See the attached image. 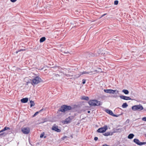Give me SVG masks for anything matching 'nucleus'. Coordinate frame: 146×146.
<instances>
[{
	"mask_svg": "<svg viewBox=\"0 0 146 146\" xmlns=\"http://www.w3.org/2000/svg\"><path fill=\"white\" fill-rule=\"evenodd\" d=\"M72 108L70 106H68L66 105H63L59 109L58 111L62 112L70 110H72Z\"/></svg>",
	"mask_w": 146,
	"mask_h": 146,
	"instance_id": "f257e3e1",
	"label": "nucleus"
},
{
	"mask_svg": "<svg viewBox=\"0 0 146 146\" xmlns=\"http://www.w3.org/2000/svg\"><path fill=\"white\" fill-rule=\"evenodd\" d=\"M42 82V80L38 76H36L33 79L31 83L33 86H34Z\"/></svg>",
	"mask_w": 146,
	"mask_h": 146,
	"instance_id": "f03ea898",
	"label": "nucleus"
},
{
	"mask_svg": "<svg viewBox=\"0 0 146 146\" xmlns=\"http://www.w3.org/2000/svg\"><path fill=\"white\" fill-rule=\"evenodd\" d=\"M132 110L134 111H141L143 109V108L141 105H136L132 107Z\"/></svg>",
	"mask_w": 146,
	"mask_h": 146,
	"instance_id": "7ed1b4c3",
	"label": "nucleus"
},
{
	"mask_svg": "<svg viewBox=\"0 0 146 146\" xmlns=\"http://www.w3.org/2000/svg\"><path fill=\"white\" fill-rule=\"evenodd\" d=\"M108 129V126L107 125H104L103 127L99 128L97 130L98 133H103L105 132Z\"/></svg>",
	"mask_w": 146,
	"mask_h": 146,
	"instance_id": "20e7f679",
	"label": "nucleus"
},
{
	"mask_svg": "<svg viewBox=\"0 0 146 146\" xmlns=\"http://www.w3.org/2000/svg\"><path fill=\"white\" fill-rule=\"evenodd\" d=\"M30 129L28 127H23L21 129V131L23 133L25 134H28L30 132Z\"/></svg>",
	"mask_w": 146,
	"mask_h": 146,
	"instance_id": "39448f33",
	"label": "nucleus"
},
{
	"mask_svg": "<svg viewBox=\"0 0 146 146\" xmlns=\"http://www.w3.org/2000/svg\"><path fill=\"white\" fill-rule=\"evenodd\" d=\"M104 91L106 93L112 94H114L116 92V94L118 93L119 92V91L116 90H114L111 89H104Z\"/></svg>",
	"mask_w": 146,
	"mask_h": 146,
	"instance_id": "423d86ee",
	"label": "nucleus"
},
{
	"mask_svg": "<svg viewBox=\"0 0 146 146\" xmlns=\"http://www.w3.org/2000/svg\"><path fill=\"white\" fill-rule=\"evenodd\" d=\"M52 130L54 131L58 132H60L61 131V130L58 128V127L57 126H53L52 128Z\"/></svg>",
	"mask_w": 146,
	"mask_h": 146,
	"instance_id": "0eeeda50",
	"label": "nucleus"
},
{
	"mask_svg": "<svg viewBox=\"0 0 146 146\" xmlns=\"http://www.w3.org/2000/svg\"><path fill=\"white\" fill-rule=\"evenodd\" d=\"M119 97L121 99L125 100H131V98L129 97H127L123 95H121L119 96Z\"/></svg>",
	"mask_w": 146,
	"mask_h": 146,
	"instance_id": "6e6552de",
	"label": "nucleus"
},
{
	"mask_svg": "<svg viewBox=\"0 0 146 146\" xmlns=\"http://www.w3.org/2000/svg\"><path fill=\"white\" fill-rule=\"evenodd\" d=\"M88 104L90 106H95V100H91L88 102Z\"/></svg>",
	"mask_w": 146,
	"mask_h": 146,
	"instance_id": "1a4fd4ad",
	"label": "nucleus"
},
{
	"mask_svg": "<svg viewBox=\"0 0 146 146\" xmlns=\"http://www.w3.org/2000/svg\"><path fill=\"white\" fill-rule=\"evenodd\" d=\"M113 131L112 132V133H113L117 132H121L122 130L121 128H116V129H113Z\"/></svg>",
	"mask_w": 146,
	"mask_h": 146,
	"instance_id": "9d476101",
	"label": "nucleus"
},
{
	"mask_svg": "<svg viewBox=\"0 0 146 146\" xmlns=\"http://www.w3.org/2000/svg\"><path fill=\"white\" fill-rule=\"evenodd\" d=\"M93 72L92 71H88L87 70L83 71L82 72H81L80 73V76L82 75H83L85 74H88L90 73H92Z\"/></svg>",
	"mask_w": 146,
	"mask_h": 146,
	"instance_id": "9b49d317",
	"label": "nucleus"
},
{
	"mask_svg": "<svg viewBox=\"0 0 146 146\" xmlns=\"http://www.w3.org/2000/svg\"><path fill=\"white\" fill-rule=\"evenodd\" d=\"M113 133H112V132H107L103 134V135L105 136H108L109 135H113Z\"/></svg>",
	"mask_w": 146,
	"mask_h": 146,
	"instance_id": "f8f14e48",
	"label": "nucleus"
},
{
	"mask_svg": "<svg viewBox=\"0 0 146 146\" xmlns=\"http://www.w3.org/2000/svg\"><path fill=\"white\" fill-rule=\"evenodd\" d=\"M133 142L137 145H140L141 142L138 139H135L133 140Z\"/></svg>",
	"mask_w": 146,
	"mask_h": 146,
	"instance_id": "ddd939ff",
	"label": "nucleus"
},
{
	"mask_svg": "<svg viewBox=\"0 0 146 146\" xmlns=\"http://www.w3.org/2000/svg\"><path fill=\"white\" fill-rule=\"evenodd\" d=\"M28 100V98H23L21 99V102L22 103H27Z\"/></svg>",
	"mask_w": 146,
	"mask_h": 146,
	"instance_id": "4468645a",
	"label": "nucleus"
},
{
	"mask_svg": "<svg viewBox=\"0 0 146 146\" xmlns=\"http://www.w3.org/2000/svg\"><path fill=\"white\" fill-rule=\"evenodd\" d=\"M106 111L110 115H112L113 114V113L112 111L110 110L107 109L106 110Z\"/></svg>",
	"mask_w": 146,
	"mask_h": 146,
	"instance_id": "2eb2a0df",
	"label": "nucleus"
},
{
	"mask_svg": "<svg viewBox=\"0 0 146 146\" xmlns=\"http://www.w3.org/2000/svg\"><path fill=\"white\" fill-rule=\"evenodd\" d=\"M134 135L133 133H130L129 135L128 136V138L129 139H132L134 137Z\"/></svg>",
	"mask_w": 146,
	"mask_h": 146,
	"instance_id": "dca6fc26",
	"label": "nucleus"
},
{
	"mask_svg": "<svg viewBox=\"0 0 146 146\" xmlns=\"http://www.w3.org/2000/svg\"><path fill=\"white\" fill-rule=\"evenodd\" d=\"M71 120L70 119V117H68L66 118L65 119V123H68L70 122Z\"/></svg>",
	"mask_w": 146,
	"mask_h": 146,
	"instance_id": "f3484780",
	"label": "nucleus"
},
{
	"mask_svg": "<svg viewBox=\"0 0 146 146\" xmlns=\"http://www.w3.org/2000/svg\"><path fill=\"white\" fill-rule=\"evenodd\" d=\"M82 100H85L87 101H88L89 100V98L88 97V96H83L81 98Z\"/></svg>",
	"mask_w": 146,
	"mask_h": 146,
	"instance_id": "a211bd4d",
	"label": "nucleus"
},
{
	"mask_svg": "<svg viewBox=\"0 0 146 146\" xmlns=\"http://www.w3.org/2000/svg\"><path fill=\"white\" fill-rule=\"evenodd\" d=\"M101 102L100 101H98L95 100V106H99L101 105Z\"/></svg>",
	"mask_w": 146,
	"mask_h": 146,
	"instance_id": "6ab92c4d",
	"label": "nucleus"
},
{
	"mask_svg": "<svg viewBox=\"0 0 146 146\" xmlns=\"http://www.w3.org/2000/svg\"><path fill=\"white\" fill-rule=\"evenodd\" d=\"M46 40V38L45 37H43L41 38L40 40V43L43 42Z\"/></svg>",
	"mask_w": 146,
	"mask_h": 146,
	"instance_id": "aec40b11",
	"label": "nucleus"
},
{
	"mask_svg": "<svg viewBox=\"0 0 146 146\" xmlns=\"http://www.w3.org/2000/svg\"><path fill=\"white\" fill-rule=\"evenodd\" d=\"M128 106V105L126 103H123L122 106V107L123 108H127Z\"/></svg>",
	"mask_w": 146,
	"mask_h": 146,
	"instance_id": "412c9836",
	"label": "nucleus"
},
{
	"mask_svg": "<svg viewBox=\"0 0 146 146\" xmlns=\"http://www.w3.org/2000/svg\"><path fill=\"white\" fill-rule=\"evenodd\" d=\"M122 91L125 94H127L129 93L128 91L127 90H122Z\"/></svg>",
	"mask_w": 146,
	"mask_h": 146,
	"instance_id": "4be33fe9",
	"label": "nucleus"
},
{
	"mask_svg": "<svg viewBox=\"0 0 146 146\" xmlns=\"http://www.w3.org/2000/svg\"><path fill=\"white\" fill-rule=\"evenodd\" d=\"M30 106L31 107H32L33 106L35 105V104L34 102L32 100H31L30 101Z\"/></svg>",
	"mask_w": 146,
	"mask_h": 146,
	"instance_id": "5701e85b",
	"label": "nucleus"
},
{
	"mask_svg": "<svg viewBox=\"0 0 146 146\" xmlns=\"http://www.w3.org/2000/svg\"><path fill=\"white\" fill-rule=\"evenodd\" d=\"M4 131H5L6 130H10V128L9 127H7L6 126L3 129Z\"/></svg>",
	"mask_w": 146,
	"mask_h": 146,
	"instance_id": "b1692460",
	"label": "nucleus"
},
{
	"mask_svg": "<svg viewBox=\"0 0 146 146\" xmlns=\"http://www.w3.org/2000/svg\"><path fill=\"white\" fill-rule=\"evenodd\" d=\"M118 3V1L117 0H115L114 2V4L115 5H117Z\"/></svg>",
	"mask_w": 146,
	"mask_h": 146,
	"instance_id": "393cba45",
	"label": "nucleus"
},
{
	"mask_svg": "<svg viewBox=\"0 0 146 146\" xmlns=\"http://www.w3.org/2000/svg\"><path fill=\"white\" fill-rule=\"evenodd\" d=\"M146 144V142H141L140 145Z\"/></svg>",
	"mask_w": 146,
	"mask_h": 146,
	"instance_id": "a878e982",
	"label": "nucleus"
},
{
	"mask_svg": "<svg viewBox=\"0 0 146 146\" xmlns=\"http://www.w3.org/2000/svg\"><path fill=\"white\" fill-rule=\"evenodd\" d=\"M64 75V76H66L67 77H69L70 76L69 74H65Z\"/></svg>",
	"mask_w": 146,
	"mask_h": 146,
	"instance_id": "bb28decb",
	"label": "nucleus"
},
{
	"mask_svg": "<svg viewBox=\"0 0 146 146\" xmlns=\"http://www.w3.org/2000/svg\"><path fill=\"white\" fill-rule=\"evenodd\" d=\"M142 120L143 121H146V117H143L142 118Z\"/></svg>",
	"mask_w": 146,
	"mask_h": 146,
	"instance_id": "cd10ccee",
	"label": "nucleus"
},
{
	"mask_svg": "<svg viewBox=\"0 0 146 146\" xmlns=\"http://www.w3.org/2000/svg\"><path fill=\"white\" fill-rule=\"evenodd\" d=\"M82 84H84L86 83V80L84 79H83L82 80Z\"/></svg>",
	"mask_w": 146,
	"mask_h": 146,
	"instance_id": "c85d7f7f",
	"label": "nucleus"
},
{
	"mask_svg": "<svg viewBox=\"0 0 146 146\" xmlns=\"http://www.w3.org/2000/svg\"><path fill=\"white\" fill-rule=\"evenodd\" d=\"M44 135V133H42L40 134V138H42L43 137Z\"/></svg>",
	"mask_w": 146,
	"mask_h": 146,
	"instance_id": "c756f323",
	"label": "nucleus"
},
{
	"mask_svg": "<svg viewBox=\"0 0 146 146\" xmlns=\"http://www.w3.org/2000/svg\"><path fill=\"white\" fill-rule=\"evenodd\" d=\"M39 113V112L38 111H37L36 112L35 114H34V115H33V116H36V115H37V114H38V113Z\"/></svg>",
	"mask_w": 146,
	"mask_h": 146,
	"instance_id": "7c9ffc66",
	"label": "nucleus"
},
{
	"mask_svg": "<svg viewBox=\"0 0 146 146\" xmlns=\"http://www.w3.org/2000/svg\"><path fill=\"white\" fill-rule=\"evenodd\" d=\"M25 49H20L19 50H18V51L21 52L23 51H25Z\"/></svg>",
	"mask_w": 146,
	"mask_h": 146,
	"instance_id": "2f4dec72",
	"label": "nucleus"
},
{
	"mask_svg": "<svg viewBox=\"0 0 146 146\" xmlns=\"http://www.w3.org/2000/svg\"><path fill=\"white\" fill-rule=\"evenodd\" d=\"M112 116L115 117H117L118 116V115H116L114 114L113 113V114Z\"/></svg>",
	"mask_w": 146,
	"mask_h": 146,
	"instance_id": "473e14b6",
	"label": "nucleus"
},
{
	"mask_svg": "<svg viewBox=\"0 0 146 146\" xmlns=\"http://www.w3.org/2000/svg\"><path fill=\"white\" fill-rule=\"evenodd\" d=\"M94 139L95 141H97L98 139V138L97 137H95L94 138Z\"/></svg>",
	"mask_w": 146,
	"mask_h": 146,
	"instance_id": "72a5a7b5",
	"label": "nucleus"
},
{
	"mask_svg": "<svg viewBox=\"0 0 146 146\" xmlns=\"http://www.w3.org/2000/svg\"><path fill=\"white\" fill-rule=\"evenodd\" d=\"M17 0H10V1L12 2H15L17 1Z\"/></svg>",
	"mask_w": 146,
	"mask_h": 146,
	"instance_id": "f704fd0d",
	"label": "nucleus"
},
{
	"mask_svg": "<svg viewBox=\"0 0 146 146\" xmlns=\"http://www.w3.org/2000/svg\"><path fill=\"white\" fill-rule=\"evenodd\" d=\"M107 14L106 13H105V14H103V15H102L101 16V18L104 16H105Z\"/></svg>",
	"mask_w": 146,
	"mask_h": 146,
	"instance_id": "c9c22d12",
	"label": "nucleus"
},
{
	"mask_svg": "<svg viewBox=\"0 0 146 146\" xmlns=\"http://www.w3.org/2000/svg\"><path fill=\"white\" fill-rule=\"evenodd\" d=\"M3 130V129H2L1 131H0V133L4 131V130Z\"/></svg>",
	"mask_w": 146,
	"mask_h": 146,
	"instance_id": "e433bc0d",
	"label": "nucleus"
},
{
	"mask_svg": "<svg viewBox=\"0 0 146 146\" xmlns=\"http://www.w3.org/2000/svg\"><path fill=\"white\" fill-rule=\"evenodd\" d=\"M102 146H110L109 145H107V144H104Z\"/></svg>",
	"mask_w": 146,
	"mask_h": 146,
	"instance_id": "4c0bfd02",
	"label": "nucleus"
},
{
	"mask_svg": "<svg viewBox=\"0 0 146 146\" xmlns=\"http://www.w3.org/2000/svg\"><path fill=\"white\" fill-rule=\"evenodd\" d=\"M4 133H1V134H0V135H3Z\"/></svg>",
	"mask_w": 146,
	"mask_h": 146,
	"instance_id": "58836bf2",
	"label": "nucleus"
},
{
	"mask_svg": "<svg viewBox=\"0 0 146 146\" xmlns=\"http://www.w3.org/2000/svg\"><path fill=\"white\" fill-rule=\"evenodd\" d=\"M19 52V51H18H18H16V53H18Z\"/></svg>",
	"mask_w": 146,
	"mask_h": 146,
	"instance_id": "ea45409f",
	"label": "nucleus"
},
{
	"mask_svg": "<svg viewBox=\"0 0 146 146\" xmlns=\"http://www.w3.org/2000/svg\"><path fill=\"white\" fill-rule=\"evenodd\" d=\"M88 113H90V111H88Z\"/></svg>",
	"mask_w": 146,
	"mask_h": 146,
	"instance_id": "a19ab883",
	"label": "nucleus"
},
{
	"mask_svg": "<svg viewBox=\"0 0 146 146\" xmlns=\"http://www.w3.org/2000/svg\"><path fill=\"white\" fill-rule=\"evenodd\" d=\"M43 110V109H42L41 110H40V111H42Z\"/></svg>",
	"mask_w": 146,
	"mask_h": 146,
	"instance_id": "79ce46f5",
	"label": "nucleus"
},
{
	"mask_svg": "<svg viewBox=\"0 0 146 146\" xmlns=\"http://www.w3.org/2000/svg\"><path fill=\"white\" fill-rule=\"evenodd\" d=\"M29 83V82H27V84Z\"/></svg>",
	"mask_w": 146,
	"mask_h": 146,
	"instance_id": "37998d69",
	"label": "nucleus"
},
{
	"mask_svg": "<svg viewBox=\"0 0 146 146\" xmlns=\"http://www.w3.org/2000/svg\"><path fill=\"white\" fill-rule=\"evenodd\" d=\"M94 71H95V72H96V71H97V70H95Z\"/></svg>",
	"mask_w": 146,
	"mask_h": 146,
	"instance_id": "c03bdc74",
	"label": "nucleus"
},
{
	"mask_svg": "<svg viewBox=\"0 0 146 146\" xmlns=\"http://www.w3.org/2000/svg\"><path fill=\"white\" fill-rule=\"evenodd\" d=\"M129 121V119H127V121Z\"/></svg>",
	"mask_w": 146,
	"mask_h": 146,
	"instance_id": "a18cd8bd",
	"label": "nucleus"
},
{
	"mask_svg": "<svg viewBox=\"0 0 146 146\" xmlns=\"http://www.w3.org/2000/svg\"><path fill=\"white\" fill-rule=\"evenodd\" d=\"M46 137V136H45V137H44V138H45Z\"/></svg>",
	"mask_w": 146,
	"mask_h": 146,
	"instance_id": "49530a36",
	"label": "nucleus"
},
{
	"mask_svg": "<svg viewBox=\"0 0 146 146\" xmlns=\"http://www.w3.org/2000/svg\"><path fill=\"white\" fill-rule=\"evenodd\" d=\"M145 136L146 137V135H145Z\"/></svg>",
	"mask_w": 146,
	"mask_h": 146,
	"instance_id": "de8ad7c7",
	"label": "nucleus"
}]
</instances>
